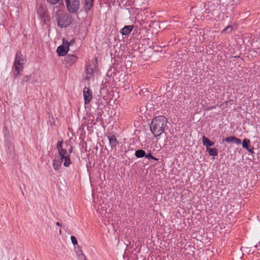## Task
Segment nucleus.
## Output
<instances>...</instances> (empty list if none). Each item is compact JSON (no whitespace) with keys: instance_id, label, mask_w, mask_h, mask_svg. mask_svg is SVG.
Here are the masks:
<instances>
[{"instance_id":"11","label":"nucleus","mask_w":260,"mask_h":260,"mask_svg":"<svg viewBox=\"0 0 260 260\" xmlns=\"http://www.w3.org/2000/svg\"><path fill=\"white\" fill-rule=\"evenodd\" d=\"M250 141L248 139H244L243 141V143H242V147L247 149L249 152L251 153H253L254 152H253V148H249V146H248V145L250 144Z\"/></svg>"},{"instance_id":"12","label":"nucleus","mask_w":260,"mask_h":260,"mask_svg":"<svg viewBox=\"0 0 260 260\" xmlns=\"http://www.w3.org/2000/svg\"><path fill=\"white\" fill-rule=\"evenodd\" d=\"M133 28V25H127L122 28L120 32L122 35H126L129 34Z\"/></svg>"},{"instance_id":"20","label":"nucleus","mask_w":260,"mask_h":260,"mask_svg":"<svg viewBox=\"0 0 260 260\" xmlns=\"http://www.w3.org/2000/svg\"><path fill=\"white\" fill-rule=\"evenodd\" d=\"M71 240L72 243L74 245V246H75L77 245H78L77 240L74 236H72L71 237Z\"/></svg>"},{"instance_id":"8","label":"nucleus","mask_w":260,"mask_h":260,"mask_svg":"<svg viewBox=\"0 0 260 260\" xmlns=\"http://www.w3.org/2000/svg\"><path fill=\"white\" fill-rule=\"evenodd\" d=\"M85 105L88 104L92 99V90L88 87H85L83 90Z\"/></svg>"},{"instance_id":"25","label":"nucleus","mask_w":260,"mask_h":260,"mask_svg":"<svg viewBox=\"0 0 260 260\" xmlns=\"http://www.w3.org/2000/svg\"><path fill=\"white\" fill-rule=\"evenodd\" d=\"M50 3H51V4H57L59 0H47Z\"/></svg>"},{"instance_id":"4","label":"nucleus","mask_w":260,"mask_h":260,"mask_svg":"<svg viewBox=\"0 0 260 260\" xmlns=\"http://www.w3.org/2000/svg\"><path fill=\"white\" fill-rule=\"evenodd\" d=\"M26 63V59L20 53L17 52L16 54L15 59L14 62V68L16 72V76L19 75L22 70L24 65Z\"/></svg>"},{"instance_id":"3","label":"nucleus","mask_w":260,"mask_h":260,"mask_svg":"<svg viewBox=\"0 0 260 260\" xmlns=\"http://www.w3.org/2000/svg\"><path fill=\"white\" fill-rule=\"evenodd\" d=\"M58 25L61 27H66L71 23V18L64 11L58 10L55 15Z\"/></svg>"},{"instance_id":"15","label":"nucleus","mask_w":260,"mask_h":260,"mask_svg":"<svg viewBox=\"0 0 260 260\" xmlns=\"http://www.w3.org/2000/svg\"><path fill=\"white\" fill-rule=\"evenodd\" d=\"M109 143L112 147H115L117 145V140L114 136L108 137Z\"/></svg>"},{"instance_id":"6","label":"nucleus","mask_w":260,"mask_h":260,"mask_svg":"<svg viewBox=\"0 0 260 260\" xmlns=\"http://www.w3.org/2000/svg\"><path fill=\"white\" fill-rule=\"evenodd\" d=\"M69 49V44L67 41L63 40L62 45L58 47L57 52L59 56H63L66 55Z\"/></svg>"},{"instance_id":"9","label":"nucleus","mask_w":260,"mask_h":260,"mask_svg":"<svg viewBox=\"0 0 260 260\" xmlns=\"http://www.w3.org/2000/svg\"><path fill=\"white\" fill-rule=\"evenodd\" d=\"M77 57L74 55H68L65 58V63L68 67L72 66L76 62Z\"/></svg>"},{"instance_id":"17","label":"nucleus","mask_w":260,"mask_h":260,"mask_svg":"<svg viewBox=\"0 0 260 260\" xmlns=\"http://www.w3.org/2000/svg\"><path fill=\"white\" fill-rule=\"evenodd\" d=\"M135 156L138 158H141L144 157L146 153L143 150H138L135 152Z\"/></svg>"},{"instance_id":"27","label":"nucleus","mask_w":260,"mask_h":260,"mask_svg":"<svg viewBox=\"0 0 260 260\" xmlns=\"http://www.w3.org/2000/svg\"><path fill=\"white\" fill-rule=\"evenodd\" d=\"M56 225H57V226H60V227L62 226V225H61V223H59V222H56Z\"/></svg>"},{"instance_id":"2","label":"nucleus","mask_w":260,"mask_h":260,"mask_svg":"<svg viewBox=\"0 0 260 260\" xmlns=\"http://www.w3.org/2000/svg\"><path fill=\"white\" fill-rule=\"evenodd\" d=\"M167 123V119L163 116L156 117L152 120L150 130L154 137L159 136L164 132Z\"/></svg>"},{"instance_id":"5","label":"nucleus","mask_w":260,"mask_h":260,"mask_svg":"<svg viewBox=\"0 0 260 260\" xmlns=\"http://www.w3.org/2000/svg\"><path fill=\"white\" fill-rule=\"evenodd\" d=\"M68 11L71 13H77L80 8V0H64Z\"/></svg>"},{"instance_id":"7","label":"nucleus","mask_w":260,"mask_h":260,"mask_svg":"<svg viewBox=\"0 0 260 260\" xmlns=\"http://www.w3.org/2000/svg\"><path fill=\"white\" fill-rule=\"evenodd\" d=\"M94 70L92 68L87 67L83 75L84 79L88 81L94 80L97 76V75H94Z\"/></svg>"},{"instance_id":"18","label":"nucleus","mask_w":260,"mask_h":260,"mask_svg":"<svg viewBox=\"0 0 260 260\" xmlns=\"http://www.w3.org/2000/svg\"><path fill=\"white\" fill-rule=\"evenodd\" d=\"M235 137H234V136H230V137H228L225 139H223L222 141H225L228 143H233L234 141L235 140Z\"/></svg>"},{"instance_id":"19","label":"nucleus","mask_w":260,"mask_h":260,"mask_svg":"<svg viewBox=\"0 0 260 260\" xmlns=\"http://www.w3.org/2000/svg\"><path fill=\"white\" fill-rule=\"evenodd\" d=\"M74 247V250L76 253V255L82 253V249L79 245H77Z\"/></svg>"},{"instance_id":"10","label":"nucleus","mask_w":260,"mask_h":260,"mask_svg":"<svg viewBox=\"0 0 260 260\" xmlns=\"http://www.w3.org/2000/svg\"><path fill=\"white\" fill-rule=\"evenodd\" d=\"M37 14L39 17L41 18L42 21L45 23L46 17V8L43 6H40L37 10Z\"/></svg>"},{"instance_id":"13","label":"nucleus","mask_w":260,"mask_h":260,"mask_svg":"<svg viewBox=\"0 0 260 260\" xmlns=\"http://www.w3.org/2000/svg\"><path fill=\"white\" fill-rule=\"evenodd\" d=\"M93 0H84V9L86 12L90 11L92 7Z\"/></svg>"},{"instance_id":"22","label":"nucleus","mask_w":260,"mask_h":260,"mask_svg":"<svg viewBox=\"0 0 260 260\" xmlns=\"http://www.w3.org/2000/svg\"><path fill=\"white\" fill-rule=\"evenodd\" d=\"M77 256L79 260H86V257L85 256V255H84V254L83 253L77 254Z\"/></svg>"},{"instance_id":"21","label":"nucleus","mask_w":260,"mask_h":260,"mask_svg":"<svg viewBox=\"0 0 260 260\" xmlns=\"http://www.w3.org/2000/svg\"><path fill=\"white\" fill-rule=\"evenodd\" d=\"M233 29L232 26L229 25L228 26L225 28H224L223 30V32H231Z\"/></svg>"},{"instance_id":"23","label":"nucleus","mask_w":260,"mask_h":260,"mask_svg":"<svg viewBox=\"0 0 260 260\" xmlns=\"http://www.w3.org/2000/svg\"><path fill=\"white\" fill-rule=\"evenodd\" d=\"M144 156H145V157L147 159H150V158H152V159H153L154 160H157V158H155V157H154L150 153H149L147 155H145Z\"/></svg>"},{"instance_id":"16","label":"nucleus","mask_w":260,"mask_h":260,"mask_svg":"<svg viewBox=\"0 0 260 260\" xmlns=\"http://www.w3.org/2000/svg\"><path fill=\"white\" fill-rule=\"evenodd\" d=\"M206 150L210 156H215L217 155L218 150L216 148H207Z\"/></svg>"},{"instance_id":"24","label":"nucleus","mask_w":260,"mask_h":260,"mask_svg":"<svg viewBox=\"0 0 260 260\" xmlns=\"http://www.w3.org/2000/svg\"><path fill=\"white\" fill-rule=\"evenodd\" d=\"M234 143L237 145H239L241 143V141L240 139L235 137Z\"/></svg>"},{"instance_id":"28","label":"nucleus","mask_w":260,"mask_h":260,"mask_svg":"<svg viewBox=\"0 0 260 260\" xmlns=\"http://www.w3.org/2000/svg\"><path fill=\"white\" fill-rule=\"evenodd\" d=\"M59 234H61V229H60V230H59Z\"/></svg>"},{"instance_id":"14","label":"nucleus","mask_w":260,"mask_h":260,"mask_svg":"<svg viewBox=\"0 0 260 260\" xmlns=\"http://www.w3.org/2000/svg\"><path fill=\"white\" fill-rule=\"evenodd\" d=\"M202 142L204 146H206V149L210 148L214 145V142L209 140V139L206 138L205 136H203L202 138Z\"/></svg>"},{"instance_id":"26","label":"nucleus","mask_w":260,"mask_h":260,"mask_svg":"<svg viewBox=\"0 0 260 260\" xmlns=\"http://www.w3.org/2000/svg\"><path fill=\"white\" fill-rule=\"evenodd\" d=\"M29 78H30L29 76H25L22 79V82H27L29 79Z\"/></svg>"},{"instance_id":"1","label":"nucleus","mask_w":260,"mask_h":260,"mask_svg":"<svg viewBox=\"0 0 260 260\" xmlns=\"http://www.w3.org/2000/svg\"><path fill=\"white\" fill-rule=\"evenodd\" d=\"M58 154L55 156L53 160V167L56 171L60 169L62 164L68 167L71 163L70 155L73 151V147L67 143L63 144V142H58L57 144Z\"/></svg>"}]
</instances>
